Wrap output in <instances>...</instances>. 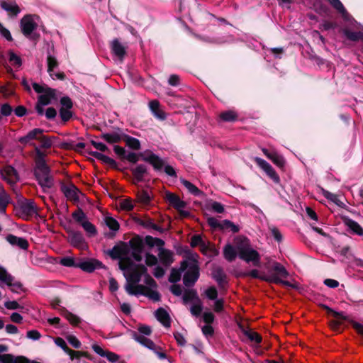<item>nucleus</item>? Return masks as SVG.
<instances>
[{"label": "nucleus", "instance_id": "obj_39", "mask_svg": "<svg viewBox=\"0 0 363 363\" xmlns=\"http://www.w3.org/2000/svg\"><path fill=\"white\" fill-rule=\"evenodd\" d=\"M344 33L345 36L351 40H359L363 38V33L361 32H351L348 30H345Z\"/></svg>", "mask_w": 363, "mask_h": 363}, {"label": "nucleus", "instance_id": "obj_42", "mask_svg": "<svg viewBox=\"0 0 363 363\" xmlns=\"http://www.w3.org/2000/svg\"><path fill=\"white\" fill-rule=\"evenodd\" d=\"M145 262L147 266L148 267H153L156 266L158 262V259L156 256L150 254V253H146L145 257Z\"/></svg>", "mask_w": 363, "mask_h": 363}, {"label": "nucleus", "instance_id": "obj_26", "mask_svg": "<svg viewBox=\"0 0 363 363\" xmlns=\"http://www.w3.org/2000/svg\"><path fill=\"white\" fill-rule=\"evenodd\" d=\"M1 7L5 11L14 16H16L20 12L18 5L13 1H2Z\"/></svg>", "mask_w": 363, "mask_h": 363}, {"label": "nucleus", "instance_id": "obj_22", "mask_svg": "<svg viewBox=\"0 0 363 363\" xmlns=\"http://www.w3.org/2000/svg\"><path fill=\"white\" fill-rule=\"evenodd\" d=\"M238 255V252L236 246L233 247L231 244H226L223 247V257L228 262L234 261L237 255Z\"/></svg>", "mask_w": 363, "mask_h": 363}, {"label": "nucleus", "instance_id": "obj_41", "mask_svg": "<svg viewBox=\"0 0 363 363\" xmlns=\"http://www.w3.org/2000/svg\"><path fill=\"white\" fill-rule=\"evenodd\" d=\"M104 220L106 225L111 230L116 231L119 229V224L114 218L106 216Z\"/></svg>", "mask_w": 363, "mask_h": 363}, {"label": "nucleus", "instance_id": "obj_45", "mask_svg": "<svg viewBox=\"0 0 363 363\" xmlns=\"http://www.w3.org/2000/svg\"><path fill=\"white\" fill-rule=\"evenodd\" d=\"M64 316L72 325H76L80 322L79 318L70 312L65 311L64 313Z\"/></svg>", "mask_w": 363, "mask_h": 363}, {"label": "nucleus", "instance_id": "obj_2", "mask_svg": "<svg viewBox=\"0 0 363 363\" xmlns=\"http://www.w3.org/2000/svg\"><path fill=\"white\" fill-rule=\"evenodd\" d=\"M235 245L241 259L247 263L252 262L254 266H259L260 255L251 247L250 240L247 238L242 236L235 238Z\"/></svg>", "mask_w": 363, "mask_h": 363}, {"label": "nucleus", "instance_id": "obj_16", "mask_svg": "<svg viewBox=\"0 0 363 363\" xmlns=\"http://www.w3.org/2000/svg\"><path fill=\"white\" fill-rule=\"evenodd\" d=\"M68 240L72 245L80 249L86 248L84 238L79 232L71 231L69 233Z\"/></svg>", "mask_w": 363, "mask_h": 363}, {"label": "nucleus", "instance_id": "obj_15", "mask_svg": "<svg viewBox=\"0 0 363 363\" xmlns=\"http://www.w3.org/2000/svg\"><path fill=\"white\" fill-rule=\"evenodd\" d=\"M76 267L80 268L84 272H91L96 269L103 267V264L101 262L95 259H90L84 260L76 264Z\"/></svg>", "mask_w": 363, "mask_h": 363}, {"label": "nucleus", "instance_id": "obj_36", "mask_svg": "<svg viewBox=\"0 0 363 363\" xmlns=\"http://www.w3.org/2000/svg\"><path fill=\"white\" fill-rule=\"evenodd\" d=\"M72 217L76 222L79 223L81 225L84 222H85L87 219L85 213L81 210L78 209L72 213Z\"/></svg>", "mask_w": 363, "mask_h": 363}, {"label": "nucleus", "instance_id": "obj_40", "mask_svg": "<svg viewBox=\"0 0 363 363\" xmlns=\"http://www.w3.org/2000/svg\"><path fill=\"white\" fill-rule=\"evenodd\" d=\"M220 117L225 121H233L237 118V114L233 111H227L220 113Z\"/></svg>", "mask_w": 363, "mask_h": 363}, {"label": "nucleus", "instance_id": "obj_33", "mask_svg": "<svg viewBox=\"0 0 363 363\" xmlns=\"http://www.w3.org/2000/svg\"><path fill=\"white\" fill-rule=\"evenodd\" d=\"M81 226L89 236H94L96 234V229L95 226L91 222H89V220H86L85 222H84Z\"/></svg>", "mask_w": 363, "mask_h": 363}, {"label": "nucleus", "instance_id": "obj_62", "mask_svg": "<svg viewBox=\"0 0 363 363\" xmlns=\"http://www.w3.org/2000/svg\"><path fill=\"white\" fill-rule=\"evenodd\" d=\"M60 262L61 264H62L63 266H65V267H72V266L76 267V264H74V259L72 257H64V258L61 259Z\"/></svg>", "mask_w": 363, "mask_h": 363}, {"label": "nucleus", "instance_id": "obj_10", "mask_svg": "<svg viewBox=\"0 0 363 363\" xmlns=\"http://www.w3.org/2000/svg\"><path fill=\"white\" fill-rule=\"evenodd\" d=\"M155 244L162 247L164 245V242L160 239H156ZM158 256L161 262L166 266L170 265L174 261L173 252L163 247L159 248Z\"/></svg>", "mask_w": 363, "mask_h": 363}, {"label": "nucleus", "instance_id": "obj_58", "mask_svg": "<svg viewBox=\"0 0 363 363\" xmlns=\"http://www.w3.org/2000/svg\"><path fill=\"white\" fill-rule=\"evenodd\" d=\"M203 320L206 323L210 325L214 321L215 316L212 312L206 311L203 313Z\"/></svg>", "mask_w": 363, "mask_h": 363}, {"label": "nucleus", "instance_id": "obj_24", "mask_svg": "<svg viewBox=\"0 0 363 363\" xmlns=\"http://www.w3.org/2000/svg\"><path fill=\"white\" fill-rule=\"evenodd\" d=\"M157 319L165 327L170 326V318L168 313L163 308H159L155 311Z\"/></svg>", "mask_w": 363, "mask_h": 363}, {"label": "nucleus", "instance_id": "obj_55", "mask_svg": "<svg viewBox=\"0 0 363 363\" xmlns=\"http://www.w3.org/2000/svg\"><path fill=\"white\" fill-rule=\"evenodd\" d=\"M194 298L197 300L199 298L196 296V291L193 290L186 291L183 296V301L185 303Z\"/></svg>", "mask_w": 363, "mask_h": 363}, {"label": "nucleus", "instance_id": "obj_50", "mask_svg": "<svg viewBox=\"0 0 363 363\" xmlns=\"http://www.w3.org/2000/svg\"><path fill=\"white\" fill-rule=\"evenodd\" d=\"M133 172L135 177L140 179L146 172V167L142 164L138 165L133 170Z\"/></svg>", "mask_w": 363, "mask_h": 363}, {"label": "nucleus", "instance_id": "obj_46", "mask_svg": "<svg viewBox=\"0 0 363 363\" xmlns=\"http://www.w3.org/2000/svg\"><path fill=\"white\" fill-rule=\"evenodd\" d=\"M270 160L279 167H283L285 164V161L283 157L279 155L276 152H273V155Z\"/></svg>", "mask_w": 363, "mask_h": 363}, {"label": "nucleus", "instance_id": "obj_48", "mask_svg": "<svg viewBox=\"0 0 363 363\" xmlns=\"http://www.w3.org/2000/svg\"><path fill=\"white\" fill-rule=\"evenodd\" d=\"M120 206L123 210L130 211L134 208V202L129 199H125L120 202Z\"/></svg>", "mask_w": 363, "mask_h": 363}, {"label": "nucleus", "instance_id": "obj_23", "mask_svg": "<svg viewBox=\"0 0 363 363\" xmlns=\"http://www.w3.org/2000/svg\"><path fill=\"white\" fill-rule=\"evenodd\" d=\"M6 240L12 245L18 246L23 250H26L28 247V241L22 238H18L13 235H9L6 238Z\"/></svg>", "mask_w": 363, "mask_h": 363}, {"label": "nucleus", "instance_id": "obj_51", "mask_svg": "<svg viewBox=\"0 0 363 363\" xmlns=\"http://www.w3.org/2000/svg\"><path fill=\"white\" fill-rule=\"evenodd\" d=\"M181 271L180 269H173L171 272V274L169 276V280L170 282L175 283L180 280L181 278Z\"/></svg>", "mask_w": 363, "mask_h": 363}, {"label": "nucleus", "instance_id": "obj_11", "mask_svg": "<svg viewBox=\"0 0 363 363\" xmlns=\"http://www.w3.org/2000/svg\"><path fill=\"white\" fill-rule=\"evenodd\" d=\"M140 157L143 161L152 164L157 170H160L163 167L164 164L162 160L150 151L146 150L140 153Z\"/></svg>", "mask_w": 363, "mask_h": 363}, {"label": "nucleus", "instance_id": "obj_49", "mask_svg": "<svg viewBox=\"0 0 363 363\" xmlns=\"http://www.w3.org/2000/svg\"><path fill=\"white\" fill-rule=\"evenodd\" d=\"M245 335L251 340L256 343H259L262 340L261 336L255 333L252 331L246 330L245 331Z\"/></svg>", "mask_w": 363, "mask_h": 363}, {"label": "nucleus", "instance_id": "obj_37", "mask_svg": "<svg viewBox=\"0 0 363 363\" xmlns=\"http://www.w3.org/2000/svg\"><path fill=\"white\" fill-rule=\"evenodd\" d=\"M330 4L341 13L344 18H347V13L340 0H329Z\"/></svg>", "mask_w": 363, "mask_h": 363}, {"label": "nucleus", "instance_id": "obj_38", "mask_svg": "<svg viewBox=\"0 0 363 363\" xmlns=\"http://www.w3.org/2000/svg\"><path fill=\"white\" fill-rule=\"evenodd\" d=\"M222 230H230L233 233H237L240 230L238 225L228 220H222Z\"/></svg>", "mask_w": 363, "mask_h": 363}, {"label": "nucleus", "instance_id": "obj_19", "mask_svg": "<svg viewBox=\"0 0 363 363\" xmlns=\"http://www.w3.org/2000/svg\"><path fill=\"white\" fill-rule=\"evenodd\" d=\"M343 223L353 233L359 236L363 235V228L356 221L348 217H344Z\"/></svg>", "mask_w": 363, "mask_h": 363}, {"label": "nucleus", "instance_id": "obj_35", "mask_svg": "<svg viewBox=\"0 0 363 363\" xmlns=\"http://www.w3.org/2000/svg\"><path fill=\"white\" fill-rule=\"evenodd\" d=\"M72 217L76 222L79 223L81 225L84 222H85L87 219L85 213L81 210L78 209L72 213Z\"/></svg>", "mask_w": 363, "mask_h": 363}, {"label": "nucleus", "instance_id": "obj_18", "mask_svg": "<svg viewBox=\"0 0 363 363\" xmlns=\"http://www.w3.org/2000/svg\"><path fill=\"white\" fill-rule=\"evenodd\" d=\"M164 198L172 206L179 211H182L186 206L184 201H182L177 195L171 192H166Z\"/></svg>", "mask_w": 363, "mask_h": 363}, {"label": "nucleus", "instance_id": "obj_29", "mask_svg": "<svg viewBox=\"0 0 363 363\" xmlns=\"http://www.w3.org/2000/svg\"><path fill=\"white\" fill-rule=\"evenodd\" d=\"M180 182L191 194L194 196H199L202 194L201 191H200L194 184L190 182L183 178L180 179Z\"/></svg>", "mask_w": 363, "mask_h": 363}, {"label": "nucleus", "instance_id": "obj_14", "mask_svg": "<svg viewBox=\"0 0 363 363\" xmlns=\"http://www.w3.org/2000/svg\"><path fill=\"white\" fill-rule=\"evenodd\" d=\"M21 27L23 33L26 36H29L36 28L37 23L32 16H26L21 21Z\"/></svg>", "mask_w": 363, "mask_h": 363}, {"label": "nucleus", "instance_id": "obj_44", "mask_svg": "<svg viewBox=\"0 0 363 363\" xmlns=\"http://www.w3.org/2000/svg\"><path fill=\"white\" fill-rule=\"evenodd\" d=\"M213 277L220 285H222L225 281V274L223 270L220 268L216 269L213 272Z\"/></svg>", "mask_w": 363, "mask_h": 363}, {"label": "nucleus", "instance_id": "obj_3", "mask_svg": "<svg viewBox=\"0 0 363 363\" xmlns=\"http://www.w3.org/2000/svg\"><path fill=\"white\" fill-rule=\"evenodd\" d=\"M198 258L199 255L196 253L189 252L186 259L182 263L181 271L187 269L183 279L185 286L193 285L199 279Z\"/></svg>", "mask_w": 363, "mask_h": 363}, {"label": "nucleus", "instance_id": "obj_60", "mask_svg": "<svg viewBox=\"0 0 363 363\" xmlns=\"http://www.w3.org/2000/svg\"><path fill=\"white\" fill-rule=\"evenodd\" d=\"M12 108L10 105H9L8 104H4L1 106V116H8L9 115H11V112H12Z\"/></svg>", "mask_w": 363, "mask_h": 363}, {"label": "nucleus", "instance_id": "obj_1", "mask_svg": "<svg viewBox=\"0 0 363 363\" xmlns=\"http://www.w3.org/2000/svg\"><path fill=\"white\" fill-rule=\"evenodd\" d=\"M129 247L127 245L114 247L109 252L113 259H119V268L123 272L126 279L125 289L130 295L144 294L155 301L160 298L156 291H147L143 285L138 284L143 274H147V267L143 264L133 263L128 257Z\"/></svg>", "mask_w": 363, "mask_h": 363}, {"label": "nucleus", "instance_id": "obj_27", "mask_svg": "<svg viewBox=\"0 0 363 363\" xmlns=\"http://www.w3.org/2000/svg\"><path fill=\"white\" fill-rule=\"evenodd\" d=\"M112 51L120 60H122L125 54V47L117 40H113L111 43Z\"/></svg>", "mask_w": 363, "mask_h": 363}, {"label": "nucleus", "instance_id": "obj_34", "mask_svg": "<svg viewBox=\"0 0 363 363\" xmlns=\"http://www.w3.org/2000/svg\"><path fill=\"white\" fill-rule=\"evenodd\" d=\"M202 309L203 307L201 302L199 298H197V300H196V302L191 305L190 308V311L193 315L199 316L201 314Z\"/></svg>", "mask_w": 363, "mask_h": 363}, {"label": "nucleus", "instance_id": "obj_5", "mask_svg": "<svg viewBox=\"0 0 363 363\" xmlns=\"http://www.w3.org/2000/svg\"><path fill=\"white\" fill-rule=\"evenodd\" d=\"M36 178L40 185L43 188H50L52 185L51 176L48 167L44 160L38 161L35 170Z\"/></svg>", "mask_w": 363, "mask_h": 363}, {"label": "nucleus", "instance_id": "obj_63", "mask_svg": "<svg viewBox=\"0 0 363 363\" xmlns=\"http://www.w3.org/2000/svg\"><path fill=\"white\" fill-rule=\"evenodd\" d=\"M26 336L29 339H31L33 340H37L40 339L41 335L38 331H37L35 330H32L27 332Z\"/></svg>", "mask_w": 363, "mask_h": 363}, {"label": "nucleus", "instance_id": "obj_52", "mask_svg": "<svg viewBox=\"0 0 363 363\" xmlns=\"http://www.w3.org/2000/svg\"><path fill=\"white\" fill-rule=\"evenodd\" d=\"M60 117L62 119V121H67L72 118V113L71 111V109H69V108L67 109V108H60Z\"/></svg>", "mask_w": 363, "mask_h": 363}, {"label": "nucleus", "instance_id": "obj_4", "mask_svg": "<svg viewBox=\"0 0 363 363\" xmlns=\"http://www.w3.org/2000/svg\"><path fill=\"white\" fill-rule=\"evenodd\" d=\"M289 275V272L282 264L274 262L269 272L266 274V277H262V280L270 283L281 284L293 289H298V286L296 282L291 283L284 280Z\"/></svg>", "mask_w": 363, "mask_h": 363}, {"label": "nucleus", "instance_id": "obj_13", "mask_svg": "<svg viewBox=\"0 0 363 363\" xmlns=\"http://www.w3.org/2000/svg\"><path fill=\"white\" fill-rule=\"evenodd\" d=\"M255 161L257 165L275 182H279V177L276 173L273 167L265 160L259 158L255 157Z\"/></svg>", "mask_w": 363, "mask_h": 363}, {"label": "nucleus", "instance_id": "obj_30", "mask_svg": "<svg viewBox=\"0 0 363 363\" xmlns=\"http://www.w3.org/2000/svg\"><path fill=\"white\" fill-rule=\"evenodd\" d=\"M55 343L60 347H61L66 353H67L69 356H72V354L79 355V352L73 351L68 348L65 341L61 337H57L55 340Z\"/></svg>", "mask_w": 363, "mask_h": 363}, {"label": "nucleus", "instance_id": "obj_9", "mask_svg": "<svg viewBox=\"0 0 363 363\" xmlns=\"http://www.w3.org/2000/svg\"><path fill=\"white\" fill-rule=\"evenodd\" d=\"M62 191L66 198L73 202H78L84 195L72 184L63 185Z\"/></svg>", "mask_w": 363, "mask_h": 363}, {"label": "nucleus", "instance_id": "obj_54", "mask_svg": "<svg viewBox=\"0 0 363 363\" xmlns=\"http://www.w3.org/2000/svg\"><path fill=\"white\" fill-rule=\"evenodd\" d=\"M208 225L214 228V229H219L222 230V221H219L215 218L210 217L208 218Z\"/></svg>", "mask_w": 363, "mask_h": 363}, {"label": "nucleus", "instance_id": "obj_61", "mask_svg": "<svg viewBox=\"0 0 363 363\" xmlns=\"http://www.w3.org/2000/svg\"><path fill=\"white\" fill-rule=\"evenodd\" d=\"M67 340L70 345H72L74 348H79L81 346V343L79 340L74 335H69L67 337Z\"/></svg>", "mask_w": 363, "mask_h": 363}, {"label": "nucleus", "instance_id": "obj_31", "mask_svg": "<svg viewBox=\"0 0 363 363\" xmlns=\"http://www.w3.org/2000/svg\"><path fill=\"white\" fill-rule=\"evenodd\" d=\"M123 140L126 145H128L130 148L136 150L140 148V143L139 140L128 135H125Z\"/></svg>", "mask_w": 363, "mask_h": 363}, {"label": "nucleus", "instance_id": "obj_8", "mask_svg": "<svg viewBox=\"0 0 363 363\" xmlns=\"http://www.w3.org/2000/svg\"><path fill=\"white\" fill-rule=\"evenodd\" d=\"M4 285L11 287L14 292H18L22 289V284L15 281L13 277L8 272L6 268L0 265V286Z\"/></svg>", "mask_w": 363, "mask_h": 363}, {"label": "nucleus", "instance_id": "obj_56", "mask_svg": "<svg viewBox=\"0 0 363 363\" xmlns=\"http://www.w3.org/2000/svg\"><path fill=\"white\" fill-rule=\"evenodd\" d=\"M38 140L40 142L41 147L43 148H49L52 145V140H50V138L43 135V133L39 138Z\"/></svg>", "mask_w": 363, "mask_h": 363}, {"label": "nucleus", "instance_id": "obj_12", "mask_svg": "<svg viewBox=\"0 0 363 363\" xmlns=\"http://www.w3.org/2000/svg\"><path fill=\"white\" fill-rule=\"evenodd\" d=\"M255 161L257 165L275 182H279V177L276 173L273 167L265 160L259 158L255 157Z\"/></svg>", "mask_w": 363, "mask_h": 363}, {"label": "nucleus", "instance_id": "obj_43", "mask_svg": "<svg viewBox=\"0 0 363 363\" xmlns=\"http://www.w3.org/2000/svg\"><path fill=\"white\" fill-rule=\"evenodd\" d=\"M91 155L96 159L101 160L103 162L106 164H113L114 161L109 157L98 152H92Z\"/></svg>", "mask_w": 363, "mask_h": 363}, {"label": "nucleus", "instance_id": "obj_6", "mask_svg": "<svg viewBox=\"0 0 363 363\" xmlns=\"http://www.w3.org/2000/svg\"><path fill=\"white\" fill-rule=\"evenodd\" d=\"M16 212L19 217L28 220L38 214V208L32 200H26L21 202L16 207Z\"/></svg>", "mask_w": 363, "mask_h": 363}, {"label": "nucleus", "instance_id": "obj_57", "mask_svg": "<svg viewBox=\"0 0 363 363\" xmlns=\"http://www.w3.org/2000/svg\"><path fill=\"white\" fill-rule=\"evenodd\" d=\"M205 294L206 296L211 300L217 299L218 291L215 287H210L206 290Z\"/></svg>", "mask_w": 363, "mask_h": 363}, {"label": "nucleus", "instance_id": "obj_32", "mask_svg": "<svg viewBox=\"0 0 363 363\" xmlns=\"http://www.w3.org/2000/svg\"><path fill=\"white\" fill-rule=\"evenodd\" d=\"M9 203V196L4 190L0 186V212L4 213L5 208Z\"/></svg>", "mask_w": 363, "mask_h": 363}, {"label": "nucleus", "instance_id": "obj_59", "mask_svg": "<svg viewBox=\"0 0 363 363\" xmlns=\"http://www.w3.org/2000/svg\"><path fill=\"white\" fill-rule=\"evenodd\" d=\"M60 104H61V108H62L71 109L72 107V102L71 99L67 96L62 97L60 99Z\"/></svg>", "mask_w": 363, "mask_h": 363}, {"label": "nucleus", "instance_id": "obj_7", "mask_svg": "<svg viewBox=\"0 0 363 363\" xmlns=\"http://www.w3.org/2000/svg\"><path fill=\"white\" fill-rule=\"evenodd\" d=\"M33 89L37 92L42 94L38 97V101L43 105H48L52 103V100L55 98V90L46 86L40 85L37 83L33 84Z\"/></svg>", "mask_w": 363, "mask_h": 363}, {"label": "nucleus", "instance_id": "obj_28", "mask_svg": "<svg viewBox=\"0 0 363 363\" xmlns=\"http://www.w3.org/2000/svg\"><path fill=\"white\" fill-rule=\"evenodd\" d=\"M200 250L203 254L208 256H215L218 255V251L209 242H203L201 246Z\"/></svg>", "mask_w": 363, "mask_h": 363}, {"label": "nucleus", "instance_id": "obj_53", "mask_svg": "<svg viewBox=\"0 0 363 363\" xmlns=\"http://www.w3.org/2000/svg\"><path fill=\"white\" fill-rule=\"evenodd\" d=\"M9 62L16 67H20L21 65V59L20 57L16 55L13 52H9Z\"/></svg>", "mask_w": 363, "mask_h": 363}, {"label": "nucleus", "instance_id": "obj_47", "mask_svg": "<svg viewBox=\"0 0 363 363\" xmlns=\"http://www.w3.org/2000/svg\"><path fill=\"white\" fill-rule=\"evenodd\" d=\"M323 194L325 198L333 201V203H336L337 205H341L342 202L340 201L338 196L336 194H334L325 190L323 191Z\"/></svg>", "mask_w": 363, "mask_h": 363}, {"label": "nucleus", "instance_id": "obj_17", "mask_svg": "<svg viewBox=\"0 0 363 363\" xmlns=\"http://www.w3.org/2000/svg\"><path fill=\"white\" fill-rule=\"evenodd\" d=\"M4 179L11 184H15L18 181L19 177L16 170L12 167H6L1 172Z\"/></svg>", "mask_w": 363, "mask_h": 363}, {"label": "nucleus", "instance_id": "obj_21", "mask_svg": "<svg viewBox=\"0 0 363 363\" xmlns=\"http://www.w3.org/2000/svg\"><path fill=\"white\" fill-rule=\"evenodd\" d=\"M43 133V130L40 128H35L31 131L28 132L26 135L21 137L19 139V142L23 144L29 143L33 140H39V138Z\"/></svg>", "mask_w": 363, "mask_h": 363}, {"label": "nucleus", "instance_id": "obj_20", "mask_svg": "<svg viewBox=\"0 0 363 363\" xmlns=\"http://www.w3.org/2000/svg\"><path fill=\"white\" fill-rule=\"evenodd\" d=\"M48 61V71L50 73V76L55 79L56 77L59 79H64V74L62 73H53V69L57 67V61L53 56L49 55L47 59Z\"/></svg>", "mask_w": 363, "mask_h": 363}, {"label": "nucleus", "instance_id": "obj_25", "mask_svg": "<svg viewBox=\"0 0 363 363\" xmlns=\"http://www.w3.org/2000/svg\"><path fill=\"white\" fill-rule=\"evenodd\" d=\"M149 107L155 115L159 119L164 120L166 118L164 112L160 108V104L157 101H151L149 103Z\"/></svg>", "mask_w": 363, "mask_h": 363}, {"label": "nucleus", "instance_id": "obj_64", "mask_svg": "<svg viewBox=\"0 0 363 363\" xmlns=\"http://www.w3.org/2000/svg\"><path fill=\"white\" fill-rule=\"evenodd\" d=\"M201 330L203 334L206 337L212 336L213 334V328L208 324L203 326Z\"/></svg>", "mask_w": 363, "mask_h": 363}]
</instances>
